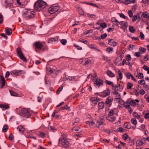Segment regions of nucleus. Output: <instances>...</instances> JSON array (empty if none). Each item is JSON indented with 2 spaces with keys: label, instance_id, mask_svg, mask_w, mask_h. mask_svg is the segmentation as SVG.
Wrapping results in <instances>:
<instances>
[{
  "label": "nucleus",
  "instance_id": "13d9d810",
  "mask_svg": "<svg viewBox=\"0 0 149 149\" xmlns=\"http://www.w3.org/2000/svg\"><path fill=\"white\" fill-rule=\"evenodd\" d=\"M126 5L130 3V0H125V1H123V3Z\"/></svg>",
  "mask_w": 149,
  "mask_h": 149
},
{
  "label": "nucleus",
  "instance_id": "0e129e2a",
  "mask_svg": "<svg viewBox=\"0 0 149 149\" xmlns=\"http://www.w3.org/2000/svg\"><path fill=\"white\" fill-rule=\"evenodd\" d=\"M143 68L145 70L147 71L149 68L148 66L146 65H144L143 66Z\"/></svg>",
  "mask_w": 149,
  "mask_h": 149
},
{
  "label": "nucleus",
  "instance_id": "473e14b6",
  "mask_svg": "<svg viewBox=\"0 0 149 149\" xmlns=\"http://www.w3.org/2000/svg\"><path fill=\"white\" fill-rule=\"evenodd\" d=\"M146 49L143 47H140L139 48V51L142 54L143 53H145L146 52Z\"/></svg>",
  "mask_w": 149,
  "mask_h": 149
},
{
  "label": "nucleus",
  "instance_id": "c756f323",
  "mask_svg": "<svg viewBox=\"0 0 149 149\" xmlns=\"http://www.w3.org/2000/svg\"><path fill=\"white\" fill-rule=\"evenodd\" d=\"M98 106L99 109H102L104 107V103L103 102H99Z\"/></svg>",
  "mask_w": 149,
  "mask_h": 149
},
{
  "label": "nucleus",
  "instance_id": "dca6fc26",
  "mask_svg": "<svg viewBox=\"0 0 149 149\" xmlns=\"http://www.w3.org/2000/svg\"><path fill=\"white\" fill-rule=\"evenodd\" d=\"M124 107L126 109L130 108V100L128 99L126 102L124 103Z\"/></svg>",
  "mask_w": 149,
  "mask_h": 149
},
{
  "label": "nucleus",
  "instance_id": "20e7f679",
  "mask_svg": "<svg viewBox=\"0 0 149 149\" xmlns=\"http://www.w3.org/2000/svg\"><path fill=\"white\" fill-rule=\"evenodd\" d=\"M19 114L20 116L26 118H28L31 115L29 111L26 109L24 108L21 109Z\"/></svg>",
  "mask_w": 149,
  "mask_h": 149
},
{
  "label": "nucleus",
  "instance_id": "f704fd0d",
  "mask_svg": "<svg viewBox=\"0 0 149 149\" xmlns=\"http://www.w3.org/2000/svg\"><path fill=\"white\" fill-rule=\"evenodd\" d=\"M63 86L62 85L60 86L58 88L56 91V94H59L60 91H61L63 88Z\"/></svg>",
  "mask_w": 149,
  "mask_h": 149
},
{
  "label": "nucleus",
  "instance_id": "f3484780",
  "mask_svg": "<svg viewBox=\"0 0 149 149\" xmlns=\"http://www.w3.org/2000/svg\"><path fill=\"white\" fill-rule=\"evenodd\" d=\"M113 101V98L111 97H109L107 98L105 102V103L107 104H110V106L112 102Z\"/></svg>",
  "mask_w": 149,
  "mask_h": 149
},
{
  "label": "nucleus",
  "instance_id": "58836bf2",
  "mask_svg": "<svg viewBox=\"0 0 149 149\" xmlns=\"http://www.w3.org/2000/svg\"><path fill=\"white\" fill-rule=\"evenodd\" d=\"M118 73L120 79H121L123 78L122 73L120 70H118Z\"/></svg>",
  "mask_w": 149,
  "mask_h": 149
},
{
  "label": "nucleus",
  "instance_id": "a19ab883",
  "mask_svg": "<svg viewBox=\"0 0 149 149\" xmlns=\"http://www.w3.org/2000/svg\"><path fill=\"white\" fill-rule=\"evenodd\" d=\"M131 122L132 124L136 125L137 124V121L134 118H132L131 119Z\"/></svg>",
  "mask_w": 149,
  "mask_h": 149
},
{
  "label": "nucleus",
  "instance_id": "393cba45",
  "mask_svg": "<svg viewBox=\"0 0 149 149\" xmlns=\"http://www.w3.org/2000/svg\"><path fill=\"white\" fill-rule=\"evenodd\" d=\"M100 27L102 28V29H100V31L102 33L103 32V28H106L107 27L106 24L105 23H102L100 24Z\"/></svg>",
  "mask_w": 149,
  "mask_h": 149
},
{
  "label": "nucleus",
  "instance_id": "37998d69",
  "mask_svg": "<svg viewBox=\"0 0 149 149\" xmlns=\"http://www.w3.org/2000/svg\"><path fill=\"white\" fill-rule=\"evenodd\" d=\"M61 42L63 45H65L67 42V41L65 39H63L61 40Z\"/></svg>",
  "mask_w": 149,
  "mask_h": 149
},
{
  "label": "nucleus",
  "instance_id": "7c9ffc66",
  "mask_svg": "<svg viewBox=\"0 0 149 149\" xmlns=\"http://www.w3.org/2000/svg\"><path fill=\"white\" fill-rule=\"evenodd\" d=\"M82 3H86V4H88L89 5H92L93 6L97 8H99V7L97 5L95 4L94 3H88V2H83Z\"/></svg>",
  "mask_w": 149,
  "mask_h": 149
},
{
  "label": "nucleus",
  "instance_id": "9d476101",
  "mask_svg": "<svg viewBox=\"0 0 149 149\" xmlns=\"http://www.w3.org/2000/svg\"><path fill=\"white\" fill-rule=\"evenodd\" d=\"M6 81L4 77L0 75V88H3L5 85Z\"/></svg>",
  "mask_w": 149,
  "mask_h": 149
},
{
  "label": "nucleus",
  "instance_id": "412c9836",
  "mask_svg": "<svg viewBox=\"0 0 149 149\" xmlns=\"http://www.w3.org/2000/svg\"><path fill=\"white\" fill-rule=\"evenodd\" d=\"M58 40V38L57 37L56 38H52L49 39L48 41V43H52Z\"/></svg>",
  "mask_w": 149,
  "mask_h": 149
},
{
  "label": "nucleus",
  "instance_id": "4468645a",
  "mask_svg": "<svg viewBox=\"0 0 149 149\" xmlns=\"http://www.w3.org/2000/svg\"><path fill=\"white\" fill-rule=\"evenodd\" d=\"M114 87H113V88L114 91H121L123 89V87L122 86H121L120 84L118 85H116L114 86Z\"/></svg>",
  "mask_w": 149,
  "mask_h": 149
},
{
  "label": "nucleus",
  "instance_id": "ea45409f",
  "mask_svg": "<svg viewBox=\"0 0 149 149\" xmlns=\"http://www.w3.org/2000/svg\"><path fill=\"white\" fill-rule=\"evenodd\" d=\"M72 130L73 132L77 131H79L80 132L81 131V130H80V128L79 127H78V128L77 127V128L74 127L72 129Z\"/></svg>",
  "mask_w": 149,
  "mask_h": 149
},
{
  "label": "nucleus",
  "instance_id": "423d86ee",
  "mask_svg": "<svg viewBox=\"0 0 149 149\" xmlns=\"http://www.w3.org/2000/svg\"><path fill=\"white\" fill-rule=\"evenodd\" d=\"M24 72L23 70H14L11 71L10 74L14 76H17L20 74H24Z\"/></svg>",
  "mask_w": 149,
  "mask_h": 149
},
{
  "label": "nucleus",
  "instance_id": "5701e85b",
  "mask_svg": "<svg viewBox=\"0 0 149 149\" xmlns=\"http://www.w3.org/2000/svg\"><path fill=\"white\" fill-rule=\"evenodd\" d=\"M17 130L19 133L22 134L24 130V128L22 125L19 126L17 128Z\"/></svg>",
  "mask_w": 149,
  "mask_h": 149
},
{
  "label": "nucleus",
  "instance_id": "1a4fd4ad",
  "mask_svg": "<svg viewBox=\"0 0 149 149\" xmlns=\"http://www.w3.org/2000/svg\"><path fill=\"white\" fill-rule=\"evenodd\" d=\"M103 83V82L102 80L98 78H97L94 82L95 86H97L98 88L100 86L102 85Z\"/></svg>",
  "mask_w": 149,
  "mask_h": 149
},
{
  "label": "nucleus",
  "instance_id": "4c0bfd02",
  "mask_svg": "<svg viewBox=\"0 0 149 149\" xmlns=\"http://www.w3.org/2000/svg\"><path fill=\"white\" fill-rule=\"evenodd\" d=\"M106 83L109 85H111L113 88L114 87V86L113 85V84L112 82H111L110 81L106 80L105 81Z\"/></svg>",
  "mask_w": 149,
  "mask_h": 149
},
{
  "label": "nucleus",
  "instance_id": "4be33fe9",
  "mask_svg": "<svg viewBox=\"0 0 149 149\" xmlns=\"http://www.w3.org/2000/svg\"><path fill=\"white\" fill-rule=\"evenodd\" d=\"M0 108H1L3 110L8 109L9 108V107L8 104H0Z\"/></svg>",
  "mask_w": 149,
  "mask_h": 149
},
{
  "label": "nucleus",
  "instance_id": "c85d7f7f",
  "mask_svg": "<svg viewBox=\"0 0 149 149\" xmlns=\"http://www.w3.org/2000/svg\"><path fill=\"white\" fill-rule=\"evenodd\" d=\"M5 3L9 6H11L13 3V0H6Z\"/></svg>",
  "mask_w": 149,
  "mask_h": 149
},
{
  "label": "nucleus",
  "instance_id": "aec40b11",
  "mask_svg": "<svg viewBox=\"0 0 149 149\" xmlns=\"http://www.w3.org/2000/svg\"><path fill=\"white\" fill-rule=\"evenodd\" d=\"M82 62L84 63V65L86 66H88V65L91 64V60L88 59L83 60Z\"/></svg>",
  "mask_w": 149,
  "mask_h": 149
},
{
  "label": "nucleus",
  "instance_id": "603ef678",
  "mask_svg": "<svg viewBox=\"0 0 149 149\" xmlns=\"http://www.w3.org/2000/svg\"><path fill=\"white\" fill-rule=\"evenodd\" d=\"M78 11L79 12V13L81 15H84V13L83 11V10L81 9H79Z\"/></svg>",
  "mask_w": 149,
  "mask_h": 149
},
{
  "label": "nucleus",
  "instance_id": "bf43d9fd",
  "mask_svg": "<svg viewBox=\"0 0 149 149\" xmlns=\"http://www.w3.org/2000/svg\"><path fill=\"white\" fill-rule=\"evenodd\" d=\"M74 47L78 50H81L82 49V48L80 47L79 45H77L76 44L74 45Z\"/></svg>",
  "mask_w": 149,
  "mask_h": 149
},
{
  "label": "nucleus",
  "instance_id": "ddd939ff",
  "mask_svg": "<svg viewBox=\"0 0 149 149\" xmlns=\"http://www.w3.org/2000/svg\"><path fill=\"white\" fill-rule=\"evenodd\" d=\"M90 100L91 102L95 105L97 104V102L100 100V99L96 97H91Z\"/></svg>",
  "mask_w": 149,
  "mask_h": 149
},
{
  "label": "nucleus",
  "instance_id": "f8f14e48",
  "mask_svg": "<svg viewBox=\"0 0 149 149\" xmlns=\"http://www.w3.org/2000/svg\"><path fill=\"white\" fill-rule=\"evenodd\" d=\"M145 140L141 139L137 140L136 142L137 146H141L145 143Z\"/></svg>",
  "mask_w": 149,
  "mask_h": 149
},
{
  "label": "nucleus",
  "instance_id": "72a5a7b5",
  "mask_svg": "<svg viewBox=\"0 0 149 149\" xmlns=\"http://www.w3.org/2000/svg\"><path fill=\"white\" fill-rule=\"evenodd\" d=\"M8 125H4L2 129V131L3 132H6L7 131V130L8 129Z\"/></svg>",
  "mask_w": 149,
  "mask_h": 149
},
{
  "label": "nucleus",
  "instance_id": "e2e57ef3",
  "mask_svg": "<svg viewBox=\"0 0 149 149\" xmlns=\"http://www.w3.org/2000/svg\"><path fill=\"white\" fill-rule=\"evenodd\" d=\"M137 19V15H135L133 16L132 18V21L133 22H135Z\"/></svg>",
  "mask_w": 149,
  "mask_h": 149
},
{
  "label": "nucleus",
  "instance_id": "e433bc0d",
  "mask_svg": "<svg viewBox=\"0 0 149 149\" xmlns=\"http://www.w3.org/2000/svg\"><path fill=\"white\" fill-rule=\"evenodd\" d=\"M123 25V26L125 27H127L128 26V23L127 22H120V25L122 26Z\"/></svg>",
  "mask_w": 149,
  "mask_h": 149
},
{
  "label": "nucleus",
  "instance_id": "cd10ccee",
  "mask_svg": "<svg viewBox=\"0 0 149 149\" xmlns=\"http://www.w3.org/2000/svg\"><path fill=\"white\" fill-rule=\"evenodd\" d=\"M136 102H137L138 103H139V101L138 100L136 99L135 100H131V106H134L136 104Z\"/></svg>",
  "mask_w": 149,
  "mask_h": 149
},
{
  "label": "nucleus",
  "instance_id": "6ab92c4d",
  "mask_svg": "<svg viewBox=\"0 0 149 149\" xmlns=\"http://www.w3.org/2000/svg\"><path fill=\"white\" fill-rule=\"evenodd\" d=\"M118 91H114L113 92V94L117 95L116 97H117L116 98V100H117V99H119V101L120 100H122V99H120V94H119V93L118 92Z\"/></svg>",
  "mask_w": 149,
  "mask_h": 149
},
{
  "label": "nucleus",
  "instance_id": "4d7b16f0",
  "mask_svg": "<svg viewBox=\"0 0 149 149\" xmlns=\"http://www.w3.org/2000/svg\"><path fill=\"white\" fill-rule=\"evenodd\" d=\"M148 13L147 12H144L142 14L143 16L144 17L146 18L148 17Z\"/></svg>",
  "mask_w": 149,
  "mask_h": 149
},
{
  "label": "nucleus",
  "instance_id": "6e6552de",
  "mask_svg": "<svg viewBox=\"0 0 149 149\" xmlns=\"http://www.w3.org/2000/svg\"><path fill=\"white\" fill-rule=\"evenodd\" d=\"M36 49H36L38 48L40 50L42 49L44 47V45L40 42H36L34 44Z\"/></svg>",
  "mask_w": 149,
  "mask_h": 149
},
{
  "label": "nucleus",
  "instance_id": "69168bd1",
  "mask_svg": "<svg viewBox=\"0 0 149 149\" xmlns=\"http://www.w3.org/2000/svg\"><path fill=\"white\" fill-rule=\"evenodd\" d=\"M145 98H146L147 102H149V96L146 94L145 96Z\"/></svg>",
  "mask_w": 149,
  "mask_h": 149
},
{
  "label": "nucleus",
  "instance_id": "a878e982",
  "mask_svg": "<svg viewBox=\"0 0 149 149\" xmlns=\"http://www.w3.org/2000/svg\"><path fill=\"white\" fill-rule=\"evenodd\" d=\"M137 5L136 4H134L132 6V10H131V17L132 16L133 13L132 12H134L136 11V9Z\"/></svg>",
  "mask_w": 149,
  "mask_h": 149
},
{
  "label": "nucleus",
  "instance_id": "9b49d317",
  "mask_svg": "<svg viewBox=\"0 0 149 149\" xmlns=\"http://www.w3.org/2000/svg\"><path fill=\"white\" fill-rule=\"evenodd\" d=\"M110 90L109 89H107L106 90L104 91L101 93V95H99V96L102 97H105L110 94Z\"/></svg>",
  "mask_w": 149,
  "mask_h": 149
},
{
  "label": "nucleus",
  "instance_id": "a18cd8bd",
  "mask_svg": "<svg viewBox=\"0 0 149 149\" xmlns=\"http://www.w3.org/2000/svg\"><path fill=\"white\" fill-rule=\"evenodd\" d=\"M124 126L125 127L127 128V129H130V126L128 125V124L127 122H125L124 124Z\"/></svg>",
  "mask_w": 149,
  "mask_h": 149
},
{
  "label": "nucleus",
  "instance_id": "bb28decb",
  "mask_svg": "<svg viewBox=\"0 0 149 149\" xmlns=\"http://www.w3.org/2000/svg\"><path fill=\"white\" fill-rule=\"evenodd\" d=\"M106 118L108 120L111 121H113L115 120L116 119V118L114 116H109L107 117Z\"/></svg>",
  "mask_w": 149,
  "mask_h": 149
},
{
  "label": "nucleus",
  "instance_id": "774afa93",
  "mask_svg": "<svg viewBox=\"0 0 149 149\" xmlns=\"http://www.w3.org/2000/svg\"><path fill=\"white\" fill-rule=\"evenodd\" d=\"M142 2L144 3H147L149 4V0H142Z\"/></svg>",
  "mask_w": 149,
  "mask_h": 149
},
{
  "label": "nucleus",
  "instance_id": "864d4df0",
  "mask_svg": "<svg viewBox=\"0 0 149 149\" xmlns=\"http://www.w3.org/2000/svg\"><path fill=\"white\" fill-rule=\"evenodd\" d=\"M140 37L142 40H143L144 39V35L142 32L140 33Z\"/></svg>",
  "mask_w": 149,
  "mask_h": 149
},
{
  "label": "nucleus",
  "instance_id": "5fc2aeb1",
  "mask_svg": "<svg viewBox=\"0 0 149 149\" xmlns=\"http://www.w3.org/2000/svg\"><path fill=\"white\" fill-rule=\"evenodd\" d=\"M146 92L143 89H141L139 91V93L141 95H143Z\"/></svg>",
  "mask_w": 149,
  "mask_h": 149
},
{
  "label": "nucleus",
  "instance_id": "49530a36",
  "mask_svg": "<svg viewBox=\"0 0 149 149\" xmlns=\"http://www.w3.org/2000/svg\"><path fill=\"white\" fill-rule=\"evenodd\" d=\"M14 139V136L13 134H10L9 136L8 137V139L9 140L12 141Z\"/></svg>",
  "mask_w": 149,
  "mask_h": 149
},
{
  "label": "nucleus",
  "instance_id": "c9c22d12",
  "mask_svg": "<svg viewBox=\"0 0 149 149\" xmlns=\"http://www.w3.org/2000/svg\"><path fill=\"white\" fill-rule=\"evenodd\" d=\"M106 51L108 53L113 52V48L110 47H108L106 49Z\"/></svg>",
  "mask_w": 149,
  "mask_h": 149
},
{
  "label": "nucleus",
  "instance_id": "3c124183",
  "mask_svg": "<svg viewBox=\"0 0 149 149\" xmlns=\"http://www.w3.org/2000/svg\"><path fill=\"white\" fill-rule=\"evenodd\" d=\"M49 74H51V73L53 72L54 71V70L53 69H51V68L50 67V68L48 69V70Z\"/></svg>",
  "mask_w": 149,
  "mask_h": 149
},
{
  "label": "nucleus",
  "instance_id": "79ce46f5",
  "mask_svg": "<svg viewBox=\"0 0 149 149\" xmlns=\"http://www.w3.org/2000/svg\"><path fill=\"white\" fill-rule=\"evenodd\" d=\"M10 93L12 96H16L17 95V94L14 92L13 91L11 90L9 91Z\"/></svg>",
  "mask_w": 149,
  "mask_h": 149
},
{
  "label": "nucleus",
  "instance_id": "b1692460",
  "mask_svg": "<svg viewBox=\"0 0 149 149\" xmlns=\"http://www.w3.org/2000/svg\"><path fill=\"white\" fill-rule=\"evenodd\" d=\"M107 73L108 75L110 77H113L115 76V74L110 70H108Z\"/></svg>",
  "mask_w": 149,
  "mask_h": 149
},
{
  "label": "nucleus",
  "instance_id": "7ed1b4c3",
  "mask_svg": "<svg viewBox=\"0 0 149 149\" xmlns=\"http://www.w3.org/2000/svg\"><path fill=\"white\" fill-rule=\"evenodd\" d=\"M17 56L23 61L26 62L27 61V59L24 56L21 48L18 47L16 49Z\"/></svg>",
  "mask_w": 149,
  "mask_h": 149
},
{
  "label": "nucleus",
  "instance_id": "052dcab7",
  "mask_svg": "<svg viewBox=\"0 0 149 149\" xmlns=\"http://www.w3.org/2000/svg\"><path fill=\"white\" fill-rule=\"evenodd\" d=\"M101 38L102 39L106 38L107 36V34L105 33L101 35Z\"/></svg>",
  "mask_w": 149,
  "mask_h": 149
},
{
  "label": "nucleus",
  "instance_id": "6e6d98bb",
  "mask_svg": "<svg viewBox=\"0 0 149 149\" xmlns=\"http://www.w3.org/2000/svg\"><path fill=\"white\" fill-rule=\"evenodd\" d=\"M114 111L113 110H111L109 113V115L110 116H113L114 114Z\"/></svg>",
  "mask_w": 149,
  "mask_h": 149
},
{
  "label": "nucleus",
  "instance_id": "f257e3e1",
  "mask_svg": "<svg viewBox=\"0 0 149 149\" xmlns=\"http://www.w3.org/2000/svg\"><path fill=\"white\" fill-rule=\"evenodd\" d=\"M47 5V3L41 0H39L35 3L34 7L36 10L40 11L45 8Z\"/></svg>",
  "mask_w": 149,
  "mask_h": 149
},
{
  "label": "nucleus",
  "instance_id": "a211bd4d",
  "mask_svg": "<svg viewBox=\"0 0 149 149\" xmlns=\"http://www.w3.org/2000/svg\"><path fill=\"white\" fill-rule=\"evenodd\" d=\"M108 42L109 45L111 46L115 47L116 45V43L114 41L113 39H109Z\"/></svg>",
  "mask_w": 149,
  "mask_h": 149
},
{
  "label": "nucleus",
  "instance_id": "de8ad7c7",
  "mask_svg": "<svg viewBox=\"0 0 149 149\" xmlns=\"http://www.w3.org/2000/svg\"><path fill=\"white\" fill-rule=\"evenodd\" d=\"M124 131V129L122 127H120L118 128L117 130V132H123Z\"/></svg>",
  "mask_w": 149,
  "mask_h": 149
},
{
  "label": "nucleus",
  "instance_id": "680f3d73",
  "mask_svg": "<svg viewBox=\"0 0 149 149\" xmlns=\"http://www.w3.org/2000/svg\"><path fill=\"white\" fill-rule=\"evenodd\" d=\"M74 77H68L66 79L67 80L71 81L74 79Z\"/></svg>",
  "mask_w": 149,
  "mask_h": 149
},
{
  "label": "nucleus",
  "instance_id": "c03bdc74",
  "mask_svg": "<svg viewBox=\"0 0 149 149\" xmlns=\"http://www.w3.org/2000/svg\"><path fill=\"white\" fill-rule=\"evenodd\" d=\"M138 83L141 85H144L145 84V81L144 79H142L139 81Z\"/></svg>",
  "mask_w": 149,
  "mask_h": 149
},
{
  "label": "nucleus",
  "instance_id": "0eeeda50",
  "mask_svg": "<svg viewBox=\"0 0 149 149\" xmlns=\"http://www.w3.org/2000/svg\"><path fill=\"white\" fill-rule=\"evenodd\" d=\"M59 8L60 6L58 5L53 6L49 8L48 11L50 13L53 14L58 11Z\"/></svg>",
  "mask_w": 149,
  "mask_h": 149
},
{
  "label": "nucleus",
  "instance_id": "338daca9",
  "mask_svg": "<svg viewBox=\"0 0 149 149\" xmlns=\"http://www.w3.org/2000/svg\"><path fill=\"white\" fill-rule=\"evenodd\" d=\"M45 133L43 132H40V136L42 138H43L45 137Z\"/></svg>",
  "mask_w": 149,
  "mask_h": 149
},
{
  "label": "nucleus",
  "instance_id": "2f4dec72",
  "mask_svg": "<svg viewBox=\"0 0 149 149\" xmlns=\"http://www.w3.org/2000/svg\"><path fill=\"white\" fill-rule=\"evenodd\" d=\"M6 32L8 35H10L12 33V31L10 29L8 28H7Z\"/></svg>",
  "mask_w": 149,
  "mask_h": 149
},
{
  "label": "nucleus",
  "instance_id": "8fccbe9b",
  "mask_svg": "<svg viewBox=\"0 0 149 149\" xmlns=\"http://www.w3.org/2000/svg\"><path fill=\"white\" fill-rule=\"evenodd\" d=\"M138 77L139 79H142L143 77V75L142 73H139L138 75Z\"/></svg>",
  "mask_w": 149,
  "mask_h": 149
},
{
  "label": "nucleus",
  "instance_id": "09e8293b",
  "mask_svg": "<svg viewBox=\"0 0 149 149\" xmlns=\"http://www.w3.org/2000/svg\"><path fill=\"white\" fill-rule=\"evenodd\" d=\"M128 137V135L126 134H124L122 136L123 139L124 140H126L127 139Z\"/></svg>",
  "mask_w": 149,
  "mask_h": 149
},
{
  "label": "nucleus",
  "instance_id": "f03ea898",
  "mask_svg": "<svg viewBox=\"0 0 149 149\" xmlns=\"http://www.w3.org/2000/svg\"><path fill=\"white\" fill-rule=\"evenodd\" d=\"M35 12L33 11V10L29 9L24 13L23 15L25 18H32L34 17Z\"/></svg>",
  "mask_w": 149,
  "mask_h": 149
},
{
  "label": "nucleus",
  "instance_id": "39448f33",
  "mask_svg": "<svg viewBox=\"0 0 149 149\" xmlns=\"http://www.w3.org/2000/svg\"><path fill=\"white\" fill-rule=\"evenodd\" d=\"M59 144L63 148H66L69 146V143L68 141L65 139H59Z\"/></svg>",
  "mask_w": 149,
  "mask_h": 149
},
{
  "label": "nucleus",
  "instance_id": "2eb2a0df",
  "mask_svg": "<svg viewBox=\"0 0 149 149\" xmlns=\"http://www.w3.org/2000/svg\"><path fill=\"white\" fill-rule=\"evenodd\" d=\"M103 120V118H101L100 119V121H97L96 122V125L99 128H101L102 127V125H103V123L102 121Z\"/></svg>",
  "mask_w": 149,
  "mask_h": 149
}]
</instances>
